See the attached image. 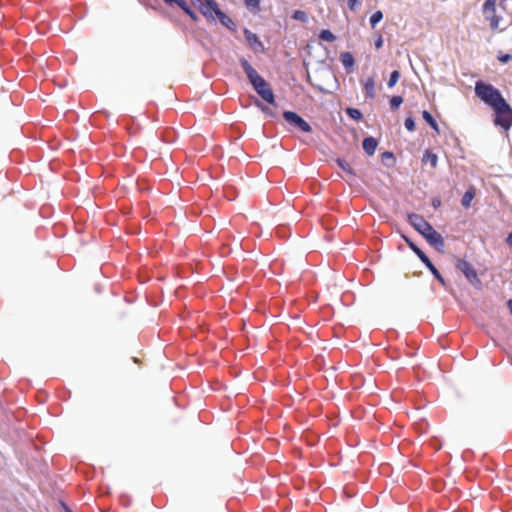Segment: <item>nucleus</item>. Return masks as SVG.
Returning a JSON list of instances; mask_svg holds the SVG:
<instances>
[{
    "mask_svg": "<svg viewBox=\"0 0 512 512\" xmlns=\"http://www.w3.org/2000/svg\"><path fill=\"white\" fill-rule=\"evenodd\" d=\"M239 63L254 91L265 102L274 105L276 103V97L269 83L252 67L245 57H241Z\"/></svg>",
    "mask_w": 512,
    "mask_h": 512,
    "instance_id": "nucleus-1",
    "label": "nucleus"
},
{
    "mask_svg": "<svg viewBox=\"0 0 512 512\" xmlns=\"http://www.w3.org/2000/svg\"><path fill=\"white\" fill-rule=\"evenodd\" d=\"M318 89H319V91H321V92H325V90H324L322 87H320V86L318 87Z\"/></svg>",
    "mask_w": 512,
    "mask_h": 512,
    "instance_id": "nucleus-40",
    "label": "nucleus"
},
{
    "mask_svg": "<svg viewBox=\"0 0 512 512\" xmlns=\"http://www.w3.org/2000/svg\"><path fill=\"white\" fill-rule=\"evenodd\" d=\"M455 267L459 270L467 279V281L475 288H480L482 281L478 277V273L474 266L464 258H457L455 261Z\"/></svg>",
    "mask_w": 512,
    "mask_h": 512,
    "instance_id": "nucleus-5",
    "label": "nucleus"
},
{
    "mask_svg": "<svg viewBox=\"0 0 512 512\" xmlns=\"http://www.w3.org/2000/svg\"><path fill=\"white\" fill-rule=\"evenodd\" d=\"M318 38L326 42H334L336 40V36L329 29H322L318 34Z\"/></svg>",
    "mask_w": 512,
    "mask_h": 512,
    "instance_id": "nucleus-26",
    "label": "nucleus"
},
{
    "mask_svg": "<svg viewBox=\"0 0 512 512\" xmlns=\"http://www.w3.org/2000/svg\"><path fill=\"white\" fill-rule=\"evenodd\" d=\"M426 242L438 252H443L445 249V241L443 236L435 230L432 226L428 231L423 233L422 236Z\"/></svg>",
    "mask_w": 512,
    "mask_h": 512,
    "instance_id": "nucleus-7",
    "label": "nucleus"
},
{
    "mask_svg": "<svg viewBox=\"0 0 512 512\" xmlns=\"http://www.w3.org/2000/svg\"><path fill=\"white\" fill-rule=\"evenodd\" d=\"M336 164L339 168L343 170V172L350 177H356V171L342 158H337L335 160Z\"/></svg>",
    "mask_w": 512,
    "mask_h": 512,
    "instance_id": "nucleus-15",
    "label": "nucleus"
},
{
    "mask_svg": "<svg viewBox=\"0 0 512 512\" xmlns=\"http://www.w3.org/2000/svg\"><path fill=\"white\" fill-rule=\"evenodd\" d=\"M474 197L475 189L473 187H470L465 191L464 195L462 196L461 205L466 209L469 208Z\"/></svg>",
    "mask_w": 512,
    "mask_h": 512,
    "instance_id": "nucleus-18",
    "label": "nucleus"
},
{
    "mask_svg": "<svg viewBox=\"0 0 512 512\" xmlns=\"http://www.w3.org/2000/svg\"><path fill=\"white\" fill-rule=\"evenodd\" d=\"M378 144V140L373 136H367L362 141L363 150L368 156L374 155Z\"/></svg>",
    "mask_w": 512,
    "mask_h": 512,
    "instance_id": "nucleus-12",
    "label": "nucleus"
},
{
    "mask_svg": "<svg viewBox=\"0 0 512 512\" xmlns=\"http://www.w3.org/2000/svg\"><path fill=\"white\" fill-rule=\"evenodd\" d=\"M168 6H178L192 21L197 22L199 16L197 13L188 5L186 0H163Z\"/></svg>",
    "mask_w": 512,
    "mask_h": 512,
    "instance_id": "nucleus-11",
    "label": "nucleus"
},
{
    "mask_svg": "<svg viewBox=\"0 0 512 512\" xmlns=\"http://www.w3.org/2000/svg\"><path fill=\"white\" fill-rule=\"evenodd\" d=\"M381 161L385 167L392 168L396 163V158L393 152L384 151L381 154Z\"/></svg>",
    "mask_w": 512,
    "mask_h": 512,
    "instance_id": "nucleus-16",
    "label": "nucleus"
},
{
    "mask_svg": "<svg viewBox=\"0 0 512 512\" xmlns=\"http://www.w3.org/2000/svg\"><path fill=\"white\" fill-rule=\"evenodd\" d=\"M507 306L509 308L510 313L512 314V299L507 301Z\"/></svg>",
    "mask_w": 512,
    "mask_h": 512,
    "instance_id": "nucleus-38",
    "label": "nucleus"
},
{
    "mask_svg": "<svg viewBox=\"0 0 512 512\" xmlns=\"http://www.w3.org/2000/svg\"><path fill=\"white\" fill-rule=\"evenodd\" d=\"M199 11L207 20L214 21L221 9L216 0H203L199 5Z\"/></svg>",
    "mask_w": 512,
    "mask_h": 512,
    "instance_id": "nucleus-8",
    "label": "nucleus"
},
{
    "mask_svg": "<svg viewBox=\"0 0 512 512\" xmlns=\"http://www.w3.org/2000/svg\"><path fill=\"white\" fill-rule=\"evenodd\" d=\"M383 43H384L383 37H382L381 35H379V36L375 39V41H374L375 48H376V49H380V48H382Z\"/></svg>",
    "mask_w": 512,
    "mask_h": 512,
    "instance_id": "nucleus-34",
    "label": "nucleus"
},
{
    "mask_svg": "<svg viewBox=\"0 0 512 512\" xmlns=\"http://www.w3.org/2000/svg\"><path fill=\"white\" fill-rule=\"evenodd\" d=\"M383 19V12L380 10L375 11L369 19L371 28H375L377 24Z\"/></svg>",
    "mask_w": 512,
    "mask_h": 512,
    "instance_id": "nucleus-27",
    "label": "nucleus"
},
{
    "mask_svg": "<svg viewBox=\"0 0 512 512\" xmlns=\"http://www.w3.org/2000/svg\"><path fill=\"white\" fill-rule=\"evenodd\" d=\"M403 103V97L400 95H394L390 98L389 105L391 110H397Z\"/></svg>",
    "mask_w": 512,
    "mask_h": 512,
    "instance_id": "nucleus-29",
    "label": "nucleus"
},
{
    "mask_svg": "<svg viewBox=\"0 0 512 512\" xmlns=\"http://www.w3.org/2000/svg\"><path fill=\"white\" fill-rule=\"evenodd\" d=\"M216 18L219 20V22L226 27L231 32L237 31V25L236 23L230 18L228 15H226L222 10L218 13Z\"/></svg>",
    "mask_w": 512,
    "mask_h": 512,
    "instance_id": "nucleus-14",
    "label": "nucleus"
},
{
    "mask_svg": "<svg viewBox=\"0 0 512 512\" xmlns=\"http://www.w3.org/2000/svg\"><path fill=\"white\" fill-rule=\"evenodd\" d=\"M243 35L246 42L252 47L254 52L263 53L265 51L264 44L257 36V34L253 33L250 29L245 27L243 29Z\"/></svg>",
    "mask_w": 512,
    "mask_h": 512,
    "instance_id": "nucleus-10",
    "label": "nucleus"
},
{
    "mask_svg": "<svg viewBox=\"0 0 512 512\" xmlns=\"http://www.w3.org/2000/svg\"><path fill=\"white\" fill-rule=\"evenodd\" d=\"M291 18L302 23H308L309 21V16L304 10H294L291 14Z\"/></svg>",
    "mask_w": 512,
    "mask_h": 512,
    "instance_id": "nucleus-24",
    "label": "nucleus"
},
{
    "mask_svg": "<svg viewBox=\"0 0 512 512\" xmlns=\"http://www.w3.org/2000/svg\"><path fill=\"white\" fill-rule=\"evenodd\" d=\"M191 3L193 5H195V6L197 5L199 7L200 3H203V1H201V0H191Z\"/></svg>",
    "mask_w": 512,
    "mask_h": 512,
    "instance_id": "nucleus-37",
    "label": "nucleus"
},
{
    "mask_svg": "<svg viewBox=\"0 0 512 512\" xmlns=\"http://www.w3.org/2000/svg\"><path fill=\"white\" fill-rule=\"evenodd\" d=\"M475 95L482 102L491 107L492 110L506 102V99L498 88L482 80H478L475 83Z\"/></svg>",
    "mask_w": 512,
    "mask_h": 512,
    "instance_id": "nucleus-2",
    "label": "nucleus"
},
{
    "mask_svg": "<svg viewBox=\"0 0 512 512\" xmlns=\"http://www.w3.org/2000/svg\"><path fill=\"white\" fill-rule=\"evenodd\" d=\"M422 161L425 164L429 163L432 168H436L438 163V156L430 150H426L423 154Z\"/></svg>",
    "mask_w": 512,
    "mask_h": 512,
    "instance_id": "nucleus-19",
    "label": "nucleus"
},
{
    "mask_svg": "<svg viewBox=\"0 0 512 512\" xmlns=\"http://www.w3.org/2000/svg\"><path fill=\"white\" fill-rule=\"evenodd\" d=\"M341 63L347 73L353 71L355 65V58L351 52H342L340 54Z\"/></svg>",
    "mask_w": 512,
    "mask_h": 512,
    "instance_id": "nucleus-13",
    "label": "nucleus"
},
{
    "mask_svg": "<svg viewBox=\"0 0 512 512\" xmlns=\"http://www.w3.org/2000/svg\"><path fill=\"white\" fill-rule=\"evenodd\" d=\"M347 5L350 10L355 11L359 5V0H348Z\"/></svg>",
    "mask_w": 512,
    "mask_h": 512,
    "instance_id": "nucleus-33",
    "label": "nucleus"
},
{
    "mask_svg": "<svg viewBox=\"0 0 512 512\" xmlns=\"http://www.w3.org/2000/svg\"><path fill=\"white\" fill-rule=\"evenodd\" d=\"M485 19L490 21V27L492 30L498 29L499 22L501 20L500 16H497L494 14H487L485 15Z\"/></svg>",
    "mask_w": 512,
    "mask_h": 512,
    "instance_id": "nucleus-28",
    "label": "nucleus"
},
{
    "mask_svg": "<svg viewBox=\"0 0 512 512\" xmlns=\"http://www.w3.org/2000/svg\"><path fill=\"white\" fill-rule=\"evenodd\" d=\"M492 116L494 125L500 127L505 132L509 131L512 127V107L507 101L495 107Z\"/></svg>",
    "mask_w": 512,
    "mask_h": 512,
    "instance_id": "nucleus-4",
    "label": "nucleus"
},
{
    "mask_svg": "<svg viewBox=\"0 0 512 512\" xmlns=\"http://www.w3.org/2000/svg\"><path fill=\"white\" fill-rule=\"evenodd\" d=\"M404 126L410 132H412L416 129V123L412 116H408L405 118Z\"/></svg>",
    "mask_w": 512,
    "mask_h": 512,
    "instance_id": "nucleus-31",
    "label": "nucleus"
},
{
    "mask_svg": "<svg viewBox=\"0 0 512 512\" xmlns=\"http://www.w3.org/2000/svg\"><path fill=\"white\" fill-rule=\"evenodd\" d=\"M497 59L500 63L506 64L512 59V54L509 53H499Z\"/></svg>",
    "mask_w": 512,
    "mask_h": 512,
    "instance_id": "nucleus-32",
    "label": "nucleus"
},
{
    "mask_svg": "<svg viewBox=\"0 0 512 512\" xmlns=\"http://www.w3.org/2000/svg\"><path fill=\"white\" fill-rule=\"evenodd\" d=\"M402 239L405 241L407 246L417 255L425 267L431 272L434 278L438 280L442 286H446V280L443 278L439 270L426 255V253L410 237L402 235Z\"/></svg>",
    "mask_w": 512,
    "mask_h": 512,
    "instance_id": "nucleus-3",
    "label": "nucleus"
},
{
    "mask_svg": "<svg viewBox=\"0 0 512 512\" xmlns=\"http://www.w3.org/2000/svg\"><path fill=\"white\" fill-rule=\"evenodd\" d=\"M345 113L356 122H360L363 119V113L358 108L346 107Z\"/></svg>",
    "mask_w": 512,
    "mask_h": 512,
    "instance_id": "nucleus-22",
    "label": "nucleus"
},
{
    "mask_svg": "<svg viewBox=\"0 0 512 512\" xmlns=\"http://www.w3.org/2000/svg\"><path fill=\"white\" fill-rule=\"evenodd\" d=\"M246 8L253 14L261 11V0H244Z\"/></svg>",
    "mask_w": 512,
    "mask_h": 512,
    "instance_id": "nucleus-23",
    "label": "nucleus"
},
{
    "mask_svg": "<svg viewBox=\"0 0 512 512\" xmlns=\"http://www.w3.org/2000/svg\"><path fill=\"white\" fill-rule=\"evenodd\" d=\"M255 106L262 112L264 113L267 117H270V118H276L277 117V113L275 111H273L271 108H269L268 106H266L265 104H263L259 99L255 98Z\"/></svg>",
    "mask_w": 512,
    "mask_h": 512,
    "instance_id": "nucleus-20",
    "label": "nucleus"
},
{
    "mask_svg": "<svg viewBox=\"0 0 512 512\" xmlns=\"http://www.w3.org/2000/svg\"><path fill=\"white\" fill-rule=\"evenodd\" d=\"M408 222L421 236L432 227L430 222L417 213H409Z\"/></svg>",
    "mask_w": 512,
    "mask_h": 512,
    "instance_id": "nucleus-9",
    "label": "nucleus"
},
{
    "mask_svg": "<svg viewBox=\"0 0 512 512\" xmlns=\"http://www.w3.org/2000/svg\"><path fill=\"white\" fill-rule=\"evenodd\" d=\"M432 204H433V207H434V208H437L438 206H440L441 202H440V200H438V199H434V200H433V202H432Z\"/></svg>",
    "mask_w": 512,
    "mask_h": 512,
    "instance_id": "nucleus-36",
    "label": "nucleus"
},
{
    "mask_svg": "<svg viewBox=\"0 0 512 512\" xmlns=\"http://www.w3.org/2000/svg\"><path fill=\"white\" fill-rule=\"evenodd\" d=\"M366 97L373 99L375 97V81L373 78H368L364 84Z\"/></svg>",
    "mask_w": 512,
    "mask_h": 512,
    "instance_id": "nucleus-21",
    "label": "nucleus"
},
{
    "mask_svg": "<svg viewBox=\"0 0 512 512\" xmlns=\"http://www.w3.org/2000/svg\"><path fill=\"white\" fill-rule=\"evenodd\" d=\"M506 242L508 245L512 246V231L508 234Z\"/></svg>",
    "mask_w": 512,
    "mask_h": 512,
    "instance_id": "nucleus-35",
    "label": "nucleus"
},
{
    "mask_svg": "<svg viewBox=\"0 0 512 512\" xmlns=\"http://www.w3.org/2000/svg\"><path fill=\"white\" fill-rule=\"evenodd\" d=\"M422 117L425 120V122L430 126L431 129L439 132V125L434 116L427 110L422 111Z\"/></svg>",
    "mask_w": 512,
    "mask_h": 512,
    "instance_id": "nucleus-17",
    "label": "nucleus"
},
{
    "mask_svg": "<svg viewBox=\"0 0 512 512\" xmlns=\"http://www.w3.org/2000/svg\"><path fill=\"white\" fill-rule=\"evenodd\" d=\"M64 507H65V510H66L67 512H72V511H71V509H70L68 506H66L65 504H64Z\"/></svg>",
    "mask_w": 512,
    "mask_h": 512,
    "instance_id": "nucleus-39",
    "label": "nucleus"
},
{
    "mask_svg": "<svg viewBox=\"0 0 512 512\" xmlns=\"http://www.w3.org/2000/svg\"><path fill=\"white\" fill-rule=\"evenodd\" d=\"M496 2H497V0H485L484 4L482 6V11H483L484 15L495 13Z\"/></svg>",
    "mask_w": 512,
    "mask_h": 512,
    "instance_id": "nucleus-25",
    "label": "nucleus"
},
{
    "mask_svg": "<svg viewBox=\"0 0 512 512\" xmlns=\"http://www.w3.org/2000/svg\"><path fill=\"white\" fill-rule=\"evenodd\" d=\"M283 119L293 128L303 132L311 133V125L297 112L291 110H284L282 113Z\"/></svg>",
    "mask_w": 512,
    "mask_h": 512,
    "instance_id": "nucleus-6",
    "label": "nucleus"
},
{
    "mask_svg": "<svg viewBox=\"0 0 512 512\" xmlns=\"http://www.w3.org/2000/svg\"><path fill=\"white\" fill-rule=\"evenodd\" d=\"M399 78H400V72L398 70H393L390 73V76H389V79L387 82L388 88L394 87L397 84Z\"/></svg>",
    "mask_w": 512,
    "mask_h": 512,
    "instance_id": "nucleus-30",
    "label": "nucleus"
}]
</instances>
